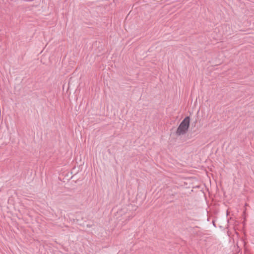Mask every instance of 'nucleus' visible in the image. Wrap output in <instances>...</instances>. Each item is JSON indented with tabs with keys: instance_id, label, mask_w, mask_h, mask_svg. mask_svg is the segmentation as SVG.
<instances>
[{
	"instance_id": "obj_1",
	"label": "nucleus",
	"mask_w": 254,
	"mask_h": 254,
	"mask_svg": "<svg viewBox=\"0 0 254 254\" xmlns=\"http://www.w3.org/2000/svg\"><path fill=\"white\" fill-rule=\"evenodd\" d=\"M190 118L186 117L181 123L176 131V135L180 136L186 134L188 131L190 125Z\"/></svg>"
}]
</instances>
